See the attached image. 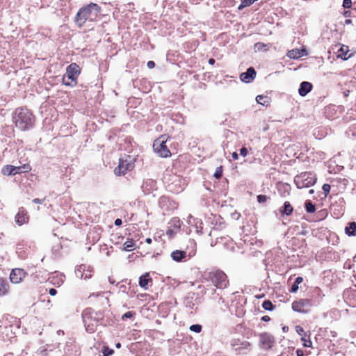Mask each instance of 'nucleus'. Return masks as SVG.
Masks as SVG:
<instances>
[{
    "label": "nucleus",
    "instance_id": "obj_47",
    "mask_svg": "<svg viewBox=\"0 0 356 356\" xmlns=\"http://www.w3.org/2000/svg\"><path fill=\"white\" fill-rule=\"evenodd\" d=\"M343 15L345 17H351V12L350 10H345L343 13Z\"/></svg>",
    "mask_w": 356,
    "mask_h": 356
},
{
    "label": "nucleus",
    "instance_id": "obj_42",
    "mask_svg": "<svg viewBox=\"0 0 356 356\" xmlns=\"http://www.w3.org/2000/svg\"><path fill=\"white\" fill-rule=\"evenodd\" d=\"M103 355L104 356H109L111 355V350L109 349L108 347L105 348L103 350Z\"/></svg>",
    "mask_w": 356,
    "mask_h": 356
},
{
    "label": "nucleus",
    "instance_id": "obj_37",
    "mask_svg": "<svg viewBox=\"0 0 356 356\" xmlns=\"http://www.w3.org/2000/svg\"><path fill=\"white\" fill-rule=\"evenodd\" d=\"M322 189L325 193V196L326 197L330 191V189H331L330 185L328 184H324L323 185Z\"/></svg>",
    "mask_w": 356,
    "mask_h": 356
},
{
    "label": "nucleus",
    "instance_id": "obj_35",
    "mask_svg": "<svg viewBox=\"0 0 356 356\" xmlns=\"http://www.w3.org/2000/svg\"><path fill=\"white\" fill-rule=\"evenodd\" d=\"M301 340L303 341V346L304 347H311L312 345V343L309 339V335H308V339H306V337H302Z\"/></svg>",
    "mask_w": 356,
    "mask_h": 356
},
{
    "label": "nucleus",
    "instance_id": "obj_45",
    "mask_svg": "<svg viewBox=\"0 0 356 356\" xmlns=\"http://www.w3.org/2000/svg\"><path fill=\"white\" fill-rule=\"evenodd\" d=\"M147 66L149 69H152L155 67V63L152 60H149L147 63Z\"/></svg>",
    "mask_w": 356,
    "mask_h": 356
},
{
    "label": "nucleus",
    "instance_id": "obj_36",
    "mask_svg": "<svg viewBox=\"0 0 356 356\" xmlns=\"http://www.w3.org/2000/svg\"><path fill=\"white\" fill-rule=\"evenodd\" d=\"M295 330L299 335H301L302 337H306V333L302 327H301L300 325H296L295 327Z\"/></svg>",
    "mask_w": 356,
    "mask_h": 356
},
{
    "label": "nucleus",
    "instance_id": "obj_43",
    "mask_svg": "<svg viewBox=\"0 0 356 356\" xmlns=\"http://www.w3.org/2000/svg\"><path fill=\"white\" fill-rule=\"evenodd\" d=\"M298 290V285L294 282L291 286L290 292L296 293Z\"/></svg>",
    "mask_w": 356,
    "mask_h": 356
},
{
    "label": "nucleus",
    "instance_id": "obj_12",
    "mask_svg": "<svg viewBox=\"0 0 356 356\" xmlns=\"http://www.w3.org/2000/svg\"><path fill=\"white\" fill-rule=\"evenodd\" d=\"M25 275L26 273L22 269H13L10 274V282L14 284H19L23 280Z\"/></svg>",
    "mask_w": 356,
    "mask_h": 356
},
{
    "label": "nucleus",
    "instance_id": "obj_2",
    "mask_svg": "<svg viewBox=\"0 0 356 356\" xmlns=\"http://www.w3.org/2000/svg\"><path fill=\"white\" fill-rule=\"evenodd\" d=\"M100 6L95 3H90L78 11L75 22L79 26H83L87 20H93L100 12Z\"/></svg>",
    "mask_w": 356,
    "mask_h": 356
},
{
    "label": "nucleus",
    "instance_id": "obj_7",
    "mask_svg": "<svg viewBox=\"0 0 356 356\" xmlns=\"http://www.w3.org/2000/svg\"><path fill=\"white\" fill-rule=\"evenodd\" d=\"M316 179L312 172H304L295 177V183L298 188H309L316 183Z\"/></svg>",
    "mask_w": 356,
    "mask_h": 356
},
{
    "label": "nucleus",
    "instance_id": "obj_1",
    "mask_svg": "<svg viewBox=\"0 0 356 356\" xmlns=\"http://www.w3.org/2000/svg\"><path fill=\"white\" fill-rule=\"evenodd\" d=\"M13 122L15 126L22 131L31 129L34 123L32 113L26 108H18L15 111Z\"/></svg>",
    "mask_w": 356,
    "mask_h": 356
},
{
    "label": "nucleus",
    "instance_id": "obj_40",
    "mask_svg": "<svg viewBox=\"0 0 356 356\" xmlns=\"http://www.w3.org/2000/svg\"><path fill=\"white\" fill-rule=\"evenodd\" d=\"M318 220H321V219H323L326 215H327V211L325 210H321L318 212Z\"/></svg>",
    "mask_w": 356,
    "mask_h": 356
},
{
    "label": "nucleus",
    "instance_id": "obj_6",
    "mask_svg": "<svg viewBox=\"0 0 356 356\" xmlns=\"http://www.w3.org/2000/svg\"><path fill=\"white\" fill-rule=\"evenodd\" d=\"M80 73V67L76 63L67 66L66 72L63 76V83L65 86H73L76 83V79Z\"/></svg>",
    "mask_w": 356,
    "mask_h": 356
},
{
    "label": "nucleus",
    "instance_id": "obj_27",
    "mask_svg": "<svg viewBox=\"0 0 356 356\" xmlns=\"http://www.w3.org/2000/svg\"><path fill=\"white\" fill-rule=\"evenodd\" d=\"M254 49L255 51H267L268 50V47L267 44L264 42H258L254 44Z\"/></svg>",
    "mask_w": 356,
    "mask_h": 356
},
{
    "label": "nucleus",
    "instance_id": "obj_14",
    "mask_svg": "<svg viewBox=\"0 0 356 356\" xmlns=\"http://www.w3.org/2000/svg\"><path fill=\"white\" fill-rule=\"evenodd\" d=\"M28 221L29 216L27 215L26 211L23 207L19 208L17 213L15 216V222L19 226H21L27 223Z\"/></svg>",
    "mask_w": 356,
    "mask_h": 356
},
{
    "label": "nucleus",
    "instance_id": "obj_50",
    "mask_svg": "<svg viewBox=\"0 0 356 356\" xmlns=\"http://www.w3.org/2000/svg\"><path fill=\"white\" fill-rule=\"evenodd\" d=\"M57 293V291L55 289H50L49 294L52 296H55Z\"/></svg>",
    "mask_w": 356,
    "mask_h": 356
},
{
    "label": "nucleus",
    "instance_id": "obj_32",
    "mask_svg": "<svg viewBox=\"0 0 356 356\" xmlns=\"http://www.w3.org/2000/svg\"><path fill=\"white\" fill-rule=\"evenodd\" d=\"M222 172H223V170H222V165H220V166L218 167V168L216 169V171H215V172H214V175H213L214 177H215L216 179H220V178L222 177Z\"/></svg>",
    "mask_w": 356,
    "mask_h": 356
},
{
    "label": "nucleus",
    "instance_id": "obj_9",
    "mask_svg": "<svg viewBox=\"0 0 356 356\" xmlns=\"http://www.w3.org/2000/svg\"><path fill=\"white\" fill-rule=\"evenodd\" d=\"M312 307V300L307 298H300L293 302L291 307L294 312L307 314Z\"/></svg>",
    "mask_w": 356,
    "mask_h": 356
},
{
    "label": "nucleus",
    "instance_id": "obj_11",
    "mask_svg": "<svg viewBox=\"0 0 356 356\" xmlns=\"http://www.w3.org/2000/svg\"><path fill=\"white\" fill-rule=\"evenodd\" d=\"M75 275L78 278L86 280L92 277V269L88 266L82 264L76 268Z\"/></svg>",
    "mask_w": 356,
    "mask_h": 356
},
{
    "label": "nucleus",
    "instance_id": "obj_57",
    "mask_svg": "<svg viewBox=\"0 0 356 356\" xmlns=\"http://www.w3.org/2000/svg\"><path fill=\"white\" fill-rule=\"evenodd\" d=\"M264 296H265V295L263 293V294H261V295H260V296H256V298H261L264 297Z\"/></svg>",
    "mask_w": 356,
    "mask_h": 356
},
{
    "label": "nucleus",
    "instance_id": "obj_53",
    "mask_svg": "<svg viewBox=\"0 0 356 356\" xmlns=\"http://www.w3.org/2000/svg\"><path fill=\"white\" fill-rule=\"evenodd\" d=\"M215 62H216L215 59L212 58H209V61H208L209 64H210V65H213L215 63Z\"/></svg>",
    "mask_w": 356,
    "mask_h": 356
},
{
    "label": "nucleus",
    "instance_id": "obj_3",
    "mask_svg": "<svg viewBox=\"0 0 356 356\" xmlns=\"http://www.w3.org/2000/svg\"><path fill=\"white\" fill-rule=\"evenodd\" d=\"M203 278L205 281L211 282L218 289H225L229 285L227 275L220 269L205 271Z\"/></svg>",
    "mask_w": 356,
    "mask_h": 356
},
{
    "label": "nucleus",
    "instance_id": "obj_54",
    "mask_svg": "<svg viewBox=\"0 0 356 356\" xmlns=\"http://www.w3.org/2000/svg\"><path fill=\"white\" fill-rule=\"evenodd\" d=\"M232 158H233L234 160L238 159V154H237L236 152H234V153L232 154Z\"/></svg>",
    "mask_w": 356,
    "mask_h": 356
},
{
    "label": "nucleus",
    "instance_id": "obj_5",
    "mask_svg": "<svg viewBox=\"0 0 356 356\" xmlns=\"http://www.w3.org/2000/svg\"><path fill=\"white\" fill-rule=\"evenodd\" d=\"M169 136L161 135L153 143V149L160 157L168 158L172 155L170 150L166 145V142Z\"/></svg>",
    "mask_w": 356,
    "mask_h": 356
},
{
    "label": "nucleus",
    "instance_id": "obj_13",
    "mask_svg": "<svg viewBox=\"0 0 356 356\" xmlns=\"http://www.w3.org/2000/svg\"><path fill=\"white\" fill-rule=\"evenodd\" d=\"M65 278V277L63 273H56L55 274L51 275L48 277V281L52 285L59 287L64 283Z\"/></svg>",
    "mask_w": 356,
    "mask_h": 356
},
{
    "label": "nucleus",
    "instance_id": "obj_20",
    "mask_svg": "<svg viewBox=\"0 0 356 356\" xmlns=\"http://www.w3.org/2000/svg\"><path fill=\"white\" fill-rule=\"evenodd\" d=\"M312 89V84L307 81H303L301 83L300 86V88L298 90V92L300 96H305L308 94Z\"/></svg>",
    "mask_w": 356,
    "mask_h": 356
},
{
    "label": "nucleus",
    "instance_id": "obj_29",
    "mask_svg": "<svg viewBox=\"0 0 356 356\" xmlns=\"http://www.w3.org/2000/svg\"><path fill=\"white\" fill-rule=\"evenodd\" d=\"M126 251H131L135 249V243L133 239L128 240L124 243V248Z\"/></svg>",
    "mask_w": 356,
    "mask_h": 356
},
{
    "label": "nucleus",
    "instance_id": "obj_58",
    "mask_svg": "<svg viewBox=\"0 0 356 356\" xmlns=\"http://www.w3.org/2000/svg\"><path fill=\"white\" fill-rule=\"evenodd\" d=\"M115 346H116L117 348H120L121 345H120V343H118L115 344Z\"/></svg>",
    "mask_w": 356,
    "mask_h": 356
},
{
    "label": "nucleus",
    "instance_id": "obj_31",
    "mask_svg": "<svg viewBox=\"0 0 356 356\" xmlns=\"http://www.w3.org/2000/svg\"><path fill=\"white\" fill-rule=\"evenodd\" d=\"M253 3H254V1H252V0H243L238 8V10H242L243 8H244L245 7L250 6Z\"/></svg>",
    "mask_w": 356,
    "mask_h": 356
},
{
    "label": "nucleus",
    "instance_id": "obj_21",
    "mask_svg": "<svg viewBox=\"0 0 356 356\" xmlns=\"http://www.w3.org/2000/svg\"><path fill=\"white\" fill-rule=\"evenodd\" d=\"M171 257L174 261L180 262L186 257V252L181 250H175L172 252Z\"/></svg>",
    "mask_w": 356,
    "mask_h": 356
},
{
    "label": "nucleus",
    "instance_id": "obj_51",
    "mask_svg": "<svg viewBox=\"0 0 356 356\" xmlns=\"http://www.w3.org/2000/svg\"><path fill=\"white\" fill-rule=\"evenodd\" d=\"M270 320V316H267V315L264 316H262V318H261V321H265V322H268V321H269Z\"/></svg>",
    "mask_w": 356,
    "mask_h": 356
},
{
    "label": "nucleus",
    "instance_id": "obj_52",
    "mask_svg": "<svg viewBox=\"0 0 356 356\" xmlns=\"http://www.w3.org/2000/svg\"><path fill=\"white\" fill-rule=\"evenodd\" d=\"M122 220L120 218H118L115 220V225L116 226H120L122 225Z\"/></svg>",
    "mask_w": 356,
    "mask_h": 356
},
{
    "label": "nucleus",
    "instance_id": "obj_30",
    "mask_svg": "<svg viewBox=\"0 0 356 356\" xmlns=\"http://www.w3.org/2000/svg\"><path fill=\"white\" fill-rule=\"evenodd\" d=\"M262 307L265 310L272 311L274 309L275 306L273 305V304L272 303V302L270 300H266L264 301V302L262 304Z\"/></svg>",
    "mask_w": 356,
    "mask_h": 356
},
{
    "label": "nucleus",
    "instance_id": "obj_16",
    "mask_svg": "<svg viewBox=\"0 0 356 356\" xmlns=\"http://www.w3.org/2000/svg\"><path fill=\"white\" fill-rule=\"evenodd\" d=\"M305 55H306V49L305 48L293 49L289 50L286 54V56L291 59H298Z\"/></svg>",
    "mask_w": 356,
    "mask_h": 356
},
{
    "label": "nucleus",
    "instance_id": "obj_44",
    "mask_svg": "<svg viewBox=\"0 0 356 356\" xmlns=\"http://www.w3.org/2000/svg\"><path fill=\"white\" fill-rule=\"evenodd\" d=\"M240 153L243 156H246L248 154V149L245 147H242L240 150Z\"/></svg>",
    "mask_w": 356,
    "mask_h": 356
},
{
    "label": "nucleus",
    "instance_id": "obj_41",
    "mask_svg": "<svg viewBox=\"0 0 356 356\" xmlns=\"http://www.w3.org/2000/svg\"><path fill=\"white\" fill-rule=\"evenodd\" d=\"M177 231H175V229H172V228H169L167 232H166V234L168 236H169V237H173L175 234V233L177 232Z\"/></svg>",
    "mask_w": 356,
    "mask_h": 356
},
{
    "label": "nucleus",
    "instance_id": "obj_18",
    "mask_svg": "<svg viewBox=\"0 0 356 356\" xmlns=\"http://www.w3.org/2000/svg\"><path fill=\"white\" fill-rule=\"evenodd\" d=\"M152 283V279L150 277L149 273H145L139 278V286L144 289H147L149 284Z\"/></svg>",
    "mask_w": 356,
    "mask_h": 356
},
{
    "label": "nucleus",
    "instance_id": "obj_49",
    "mask_svg": "<svg viewBox=\"0 0 356 356\" xmlns=\"http://www.w3.org/2000/svg\"><path fill=\"white\" fill-rule=\"evenodd\" d=\"M33 202L35 204H42L44 202V200H41L39 198H35Z\"/></svg>",
    "mask_w": 356,
    "mask_h": 356
},
{
    "label": "nucleus",
    "instance_id": "obj_23",
    "mask_svg": "<svg viewBox=\"0 0 356 356\" xmlns=\"http://www.w3.org/2000/svg\"><path fill=\"white\" fill-rule=\"evenodd\" d=\"M169 224L170 225V228L175 229V231H179L181 227L182 222L179 218L175 217L171 219Z\"/></svg>",
    "mask_w": 356,
    "mask_h": 356
},
{
    "label": "nucleus",
    "instance_id": "obj_33",
    "mask_svg": "<svg viewBox=\"0 0 356 356\" xmlns=\"http://www.w3.org/2000/svg\"><path fill=\"white\" fill-rule=\"evenodd\" d=\"M191 331L195 332L196 333H200L202 331V325L199 324L192 325L189 327Z\"/></svg>",
    "mask_w": 356,
    "mask_h": 356
},
{
    "label": "nucleus",
    "instance_id": "obj_39",
    "mask_svg": "<svg viewBox=\"0 0 356 356\" xmlns=\"http://www.w3.org/2000/svg\"><path fill=\"white\" fill-rule=\"evenodd\" d=\"M352 1L351 0H343V7L345 8H350L352 6Z\"/></svg>",
    "mask_w": 356,
    "mask_h": 356
},
{
    "label": "nucleus",
    "instance_id": "obj_56",
    "mask_svg": "<svg viewBox=\"0 0 356 356\" xmlns=\"http://www.w3.org/2000/svg\"><path fill=\"white\" fill-rule=\"evenodd\" d=\"M145 242L147 243V244H150L152 243V238H147L145 239Z\"/></svg>",
    "mask_w": 356,
    "mask_h": 356
},
{
    "label": "nucleus",
    "instance_id": "obj_24",
    "mask_svg": "<svg viewBox=\"0 0 356 356\" xmlns=\"http://www.w3.org/2000/svg\"><path fill=\"white\" fill-rule=\"evenodd\" d=\"M346 234L348 236H356V222H352L345 229Z\"/></svg>",
    "mask_w": 356,
    "mask_h": 356
},
{
    "label": "nucleus",
    "instance_id": "obj_8",
    "mask_svg": "<svg viewBox=\"0 0 356 356\" xmlns=\"http://www.w3.org/2000/svg\"><path fill=\"white\" fill-rule=\"evenodd\" d=\"M134 167V163L131 156L124 154L119 160V164L115 168L114 172L117 175H125L128 171L131 170Z\"/></svg>",
    "mask_w": 356,
    "mask_h": 356
},
{
    "label": "nucleus",
    "instance_id": "obj_34",
    "mask_svg": "<svg viewBox=\"0 0 356 356\" xmlns=\"http://www.w3.org/2000/svg\"><path fill=\"white\" fill-rule=\"evenodd\" d=\"M136 312L134 311H129L122 316V319L125 320L126 318H132L136 316Z\"/></svg>",
    "mask_w": 356,
    "mask_h": 356
},
{
    "label": "nucleus",
    "instance_id": "obj_48",
    "mask_svg": "<svg viewBox=\"0 0 356 356\" xmlns=\"http://www.w3.org/2000/svg\"><path fill=\"white\" fill-rule=\"evenodd\" d=\"M296 353L297 356H304V352L301 349H297Z\"/></svg>",
    "mask_w": 356,
    "mask_h": 356
},
{
    "label": "nucleus",
    "instance_id": "obj_10",
    "mask_svg": "<svg viewBox=\"0 0 356 356\" xmlns=\"http://www.w3.org/2000/svg\"><path fill=\"white\" fill-rule=\"evenodd\" d=\"M259 337L260 346L264 350L270 349L275 344V338L269 333H261L259 334Z\"/></svg>",
    "mask_w": 356,
    "mask_h": 356
},
{
    "label": "nucleus",
    "instance_id": "obj_4",
    "mask_svg": "<svg viewBox=\"0 0 356 356\" xmlns=\"http://www.w3.org/2000/svg\"><path fill=\"white\" fill-rule=\"evenodd\" d=\"M102 318V313L97 312L91 308L86 309L83 312L82 318L86 331L90 333L94 332Z\"/></svg>",
    "mask_w": 356,
    "mask_h": 356
},
{
    "label": "nucleus",
    "instance_id": "obj_28",
    "mask_svg": "<svg viewBox=\"0 0 356 356\" xmlns=\"http://www.w3.org/2000/svg\"><path fill=\"white\" fill-rule=\"evenodd\" d=\"M305 208L307 213H312L316 211V206L311 200H307L305 203Z\"/></svg>",
    "mask_w": 356,
    "mask_h": 356
},
{
    "label": "nucleus",
    "instance_id": "obj_15",
    "mask_svg": "<svg viewBox=\"0 0 356 356\" xmlns=\"http://www.w3.org/2000/svg\"><path fill=\"white\" fill-rule=\"evenodd\" d=\"M256 71L253 67H249L245 72L241 74L240 79L243 82L250 83L256 76Z\"/></svg>",
    "mask_w": 356,
    "mask_h": 356
},
{
    "label": "nucleus",
    "instance_id": "obj_17",
    "mask_svg": "<svg viewBox=\"0 0 356 356\" xmlns=\"http://www.w3.org/2000/svg\"><path fill=\"white\" fill-rule=\"evenodd\" d=\"M22 167H15L11 165H6L2 168V173L5 175H15L20 172Z\"/></svg>",
    "mask_w": 356,
    "mask_h": 356
},
{
    "label": "nucleus",
    "instance_id": "obj_46",
    "mask_svg": "<svg viewBox=\"0 0 356 356\" xmlns=\"http://www.w3.org/2000/svg\"><path fill=\"white\" fill-rule=\"evenodd\" d=\"M303 281V278L302 277H296V280H295V283H296L298 285H299L300 284H301Z\"/></svg>",
    "mask_w": 356,
    "mask_h": 356
},
{
    "label": "nucleus",
    "instance_id": "obj_55",
    "mask_svg": "<svg viewBox=\"0 0 356 356\" xmlns=\"http://www.w3.org/2000/svg\"><path fill=\"white\" fill-rule=\"evenodd\" d=\"M352 23V20L350 19H347L345 20V24H350Z\"/></svg>",
    "mask_w": 356,
    "mask_h": 356
},
{
    "label": "nucleus",
    "instance_id": "obj_25",
    "mask_svg": "<svg viewBox=\"0 0 356 356\" xmlns=\"http://www.w3.org/2000/svg\"><path fill=\"white\" fill-rule=\"evenodd\" d=\"M293 211V208L291 206V203L288 201L285 202L284 203L283 209L281 210V212L286 216H290L292 214Z\"/></svg>",
    "mask_w": 356,
    "mask_h": 356
},
{
    "label": "nucleus",
    "instance_id": "obj_19",
    "mask_svg": "<svg viewBox=\"0 0 356 356\" xmlns=\"http://www.w3.org/2000/svg\"><path fill=\"white\" fill-rule=\"evenodd\" d=\"M338 46H339V49L337 50V57L343 60H347L350 57V56H347L350 51L349 47L341 44H339Z\"/></svg>",
    "mask_w": 356,
    "mask_h": 356
},
{
    "label": "nucleus",
    "instance_id": "obj_26",
    "mask_svg": "<svg viewBox=\"0 0 356 356\" xmlns=\"http://www.w3.org/2000/svg\"><path fill=\"white\" fill-rule=\"evenodd\" d=\"M256 101L258 104H260L263 106H268L270 104V98L267 96L264 95H258L256 97Z\"/></svg>",
    "mask_w": 356,
    "mask_h": 356
},
{
    "label": "nucleus",
    "instance_id": "obj_22",
    "mask_svg": "<svg viewBox=\"0 0 356 356\" xmlns=\"http://www.w3.org/2000/svg\"><path fill=\"white\" fill-rule=\"evenodd\" d=\"M9 290V284L6 279L0 277V295H6Z\"/></svg>",
    "mask_w": 356,
    "mask_h": 356
},
{
    "label": "nucleus",
    "instance_id": "obj_38",
    "mask_svg": "<svg viewBox=\"0 0 356 356\" xmlns=\"http://www.w3.org/2000/svg\"><path fill=\"white\" fill-rule=\"evenodd\" d=\"M257 198L258 202L259 203H264L267 201L268 199L267 196L265 195H257Z\"/></svg>",
    "mask_w": 356,
    "mask_h": 356
}]
</instances>
